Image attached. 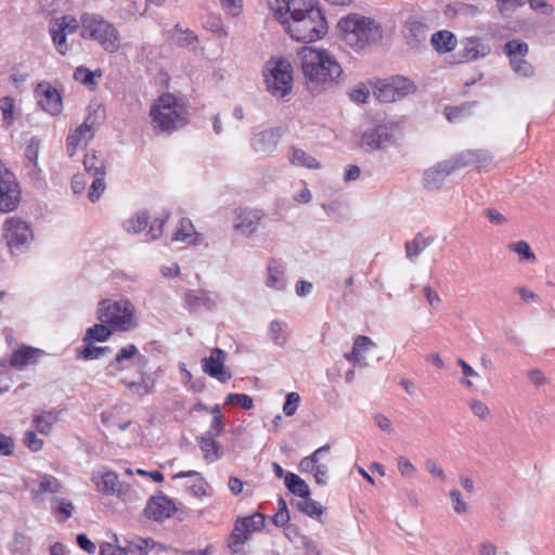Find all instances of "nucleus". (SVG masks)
I'll list each match as a JSON object with an SVG mask.
<instances>
[{
  "label": "nucleus",
  "mask_w": 555,
  "mask_h": 555,
  "mask_svg": "<svg viewBox=\"0 0 555 555\" xmlns=\"http://www.w3.org/2000/svg\"><path fill=\"white\" fill-rule=\"evenodd\" d=\"M275 18L296 41L312 42L327 31V23L313 0H267Z\"/></svg>",
  "instance_id": "1"
},
{
  "label": "nucleus",
  "mask_w": 555,
  "mask_h": 555,
  "mask_svg": "<svg viewBox=\"0 0 555 555\" xmlns=\"http://www.w3.org/2000/svg\"><path fill=\"white\" fill-rule=\"evenodd\" d=\"M300 55L306 85L312 93H320L338 83L343 68L328 51L304 48Z\"/></svg>",
  "instance_id": "2"
},
{
  "label": "nucleus",
  "mask_w": 555,
  "mask_h": 555,
  "mask_svg": "<svg viewBox=\"0 0 555 555\" xmlns=\"http://www.w3.org/2000/svg\"><path fill=\"white\" fill-rule=\"evenodd\" d=\"M153 129L157 132L171 133L186 125L188 109L171 93H164L153 103L150 109Z\"/></svg>",
  "instance_id": "3"
},
{
  "label": "nucleus",
  "mask_w": 555,
  "mask_h": 555,
  "mask_svg": "<svg viewBox=\"0 0 555 555\" xmlns=\"http://www.w3.org/2000/svg\"><path fill=\"white\" fill-rule=\"evenodd\" d=\"M344 41L358 50L376 43L382 39L383 31L379 24L371 17L360 14H349L338 23Z\"/></svg>",
  "instance_id": "4"
},
{
  "label": "nucleus",
  "mask_w": 555,
  "mask_h": 555,
  "mask_svg": "<svg viewBox=\"0 0 555 555\" xmlns=\"http://www.w3.org/2000/svg\"><path fill=\"white\" fill-rule=\"evenodd\" d=\"M134 312V306L128 299L102 300L96 310L100 322L109 325L113 331L120 332H128L138 326Z\"/></svg>",
  "instance_id": "5"
},
{
  "label": "nucleus",
  "mask_w": 555,
  "mask_h": 555,
  "mask_svg": "<svg viewBox=\"0 0 555 555\" xmlns=\"http://www.w3.org/2000/svg\"><path fill=\"white\" fill-rule=\"evenodd\" d=\"M80 36L85 39L98 41L109 53L119 49V33L113 24L101 15L83 13L81 15Z\"/></svg>",
  "instance_id": "6"
},
{
  "label": "nucleus",
  "mask_w": 555,
  "mask_h": 555,
  "mask_svg": "<svg viewBox=\"0 0 555 555\" xmlns=\"http://www.w3.org/2000/svg\"><path fill=\"white\" fill-rule=\"evenodd\" d=\"M267 91L276 99H283L293 89V67L283 57H271L263 67Z\"/></svg>",
  "instance_id": "7"
},
{
  "label": "nucleus",
  "mask_w": 555,
  "mask_h": 555,
  "mask_svg": "<svg viewBox=\"0 0 555 555\" xmlns=\"http://www.w3.org/2000/svg\"><path fill=\"white\" fill-rule=\"evenodd\" d=\"M83 167L88 178H92L88 192V198L95 203L101 194L104 192L105 176H106V164L102 155H99L96 151L91 150L86 153L83 157Z\"/></svg>",
  "instance_id": "8"
},
{
  "label": "nucleus",
  "mask_w": 555,
  "mask_h": 555,
  "mask_svg": "<svg viewBox=\"0 0 555 555\" xmlns=\"http://www.w3.org/2000/svg\"><path fill=\"white\" fill-rule=\"evenodd\" d=\"M415 91L414 82L403 76H393L377 81L375 95L379 102L390 103Z\"/></svg>",
  "instance_id": "9"
},
{
  "label": "nucleus",
  "mask_w": 555,
  "mask_h": 555,
  "mask_svg": "<svg viewBox=\"0 0 555 555\" xmlns=\"http://www.w3.org/2000/svg\"><path fill=\"white\" fill-rule=\"evenodd\" d=\"M4 240L12 251L27 248L34 237L30 225L20 218H9L4 225Z\"/></svg>",
  "instance_id": "10"
},
{
  "label": "nucleus",
  "mask_w": 555,
  "mask_h": 555,
  "mask_svg": "<svg viewBox=\"0 0 555 555\" xmlns=\"http://www.w3.org/2000/svg\"><path fill=\"white\" fill-rule=\"evenodd\" d=\"M503 50L508 56L509 65L516 75L526 78L534 75V67L526 60V56L529 53L528 43L517 39L508 40L504 44Z\"/></svg>",
  "instance_id": "11"
},
{
  "label": "nucleus",
  "mask_w": 555,
  "mask_h": 555,
  "mask_svg": "<svg viewBox=\"0 0 555 555\" xmlns=\"http://www.w3.org/2000/svg\"><path fill=\"white\" fill-rule=\"evenodd\" d=\"M264 527V516L260 513H255L248 517L238 518L231 532L229 540V547L233 552H238L240 547L249 539L254 531H259Z\"/></svg>",
  "instance_id": "12"
},
{
  "label": "nucleus",
  "mask_w": 555,
  "mask_h": 555,
  "mask_svg": "<svg viewBox=\"0 0 555 555\" xmlns=\"http://www.w3.org/2000/svg\"><path fill=\"white\" fill-rule=\"evenodd\" d=\"M228 354L220 348H214L208 357L201 361L202 370L208 376L220 383H227L232 378L229 367L225 366Z\"/></svg>",
  "instance_id": "13"
},
{
  "label": "nucleus",
  "mask_w": 555,
  "mask_h": 555,
  "mask_svg": "<svg viewBox=\"0 0 555 555\" xmlns=\"http://www.w3.org/2000/svg\"><path fill=\"white\" fill-rule=\"evenodd\" d=\"M396 126L383 124L363 133L362 145L367 151L384 149L396 142Z\"/></svg>",
  "instance_id": "14"
},
{
  "label": "nucleus",
  "mask_w": 555,
  "mask_h": 555,
  "mask_svg": "<svg viewBox=\"0 0 555 555\" xmlns=\"http://www.w3.org/2000/svg\"><path fill=\"white\" fill-rule=\"evenodd\" d=\"M457 169L453 157L440 162L424 171L423 186L427 191H437L443 185L446 178Z\"/></svg>",
  "instance_id": "15"
},
{
  "label": "nucleus",
  "mask_w": 555,
  "mask_h": 555,
  "mask_svg": "<svg viewBox=\"0 0 555 555\" xmlns=\"http://www.w3.org/2000/svg\"><path fill=\"white\" fill-rule=\"evenodd\" d=\"M38 104L52 116L59 115L63 109L62 96L49 82H40L35 90Z\"/></svg>",
  "instance_id": "16"
},
{
  "label": "nucleus",
  "mask_w": 555,
  "mask_h": 555,
  "mask_svg": "<svg viewBox=\"0 0 555 555\" xmlns=\"http://www.w3.org/2000/svg\"><path fill=\"white\" fill-rule=\"evenodd\" d=\"M88 117L79 127H77L67 137V154L74 157L78 150L85 149L94 137L93 125L89 124Z\"/></svg>",
  "instance_id": "17"
},
{
  "label": "nucleus",
  "mask_w": 555,
  "mask_h": 555,
  "mask_svg": "<svg viewBox=\"0 0 555 555\" xmlns=\"http://www.w3.org/2000/svg\"><path fill=\"white\" fill-rule=\"evenodd\" d=\"M177 507L169 498L165 495L153 496L146 504L144 514L147 518L155 521H164L171 517Z\"/></svg>",
  "instance_id": "18"
},
{
  "label": "nucleus",
  "mask_w": 555,
  "mask_h": 555,
  "mask_svg": "<svg viewBox=\"0 0 555 555\" xmlns=\"http://www.w3.org/2000/svg\"><path fill=\"white\" fill-rule=\"evenodd\" d=\"M20 190L15 177L0 181V211L14 210L20 203Z\"/></svg>",
  "instance_id": "19"
},
{
  "label": "nucleus",
  "mask_w": 555,
  "mask_h": 555,
  "mask_svg": "<svg viewBox=\"0 0 555 555\" xmlns=\"http://www.w3.org/2000/svg\"><path fill=\"white\" fill-rule=\"evenodd\" d=\"M428 27L416 18H409L404 24L403 36L411 49H420L427 39Z\"/></svg>",
  "instance_id": "20"
},
{
  "label": "nucleus",
  "mask_w": 555,
  "mask_h": 555,
  "mask_svg": "<svg viewBox=\"0 0 555 555\" xmlns=\"http://www.w3.org/2000/svg\"><path fill=\"white\" fill-rule=\"evenodd\" d=\"M282 135L283 129L280 127L263 130L254 135L251 139V146L256 152H272L279 144Z\"/></svg>",
  "instance_id": "21"
},
{
  "label": "nucleus",
  "mask_w": 555,
  "mask_h": 555,
  "mask_svg": "<svg viewBox=\"0 0 555 555\" xmlns=\"http://www.w3.org/2000/svg\"><path fill=\"white\" fill-rule=\"evenodd\" d=\"M455 164L457 165V168H464L467 166L475 165L478 168H483L487 165H489L493 157L492 155L485 150H468L464 151L454 157Z\"/></svg>",
  "instance_id": "22"
},
{
  "label": "nucleus",
  "mask_w": 555,
  "mask_h": 555,
  "mask_svg": "<svg viewBox=\"0 0 555 555\" xmlns=\"http://www.w3.org/2000/svg\"><path fill=\"white\" fill-rule=\"evenodd\" d=\"M40 142L36 138H31L25 149L24 170L26 175L34 181L41 180V169L38 167Z\"/></svg>",
  "instance_id": "23"
},
{
  "label": "nucleus",
  "mask_w": 555,
  "mask_h": 555,
  "mask_svg": "<svg viewBox=\"0 0 555 555\" xmlns=\"http://www.w3.org/2000/svg\"><path fill=\"white\" fill-rule=\"evenodd\" d=\"M42 354L43 351L41 349L23 346L12 353L10 363L14 367L23 369L29 364L36 363L37 359Z\"/></svg>",
  "instance_id": "24"
},
{
  "label": "nucleus",
  "mask_w": 555,
  "mask_h": 555,
  "mask_svg": "<svg viewBox=\"0 0 555 555\" xmlns=\"http://www.w3.org/2000/svg\"><path fill=\"white\" fill-rule=\"evenodd\" d=\"M92 481L98 490L105 494L115 493L117 486H119L118 476L113 470L100 469L93 473Z\"/></svg>",
  "instance_id": "25"
},
{
  "label": "nucleus",
  "mask_w": 555,
  "mask_h": 555,
  "mask_svg": "<svg viewBox=\"0 0 555 555\" xmlns=\"http://www.w3.org/2000/svg\"><path fill=\"white\" fill-rule=\"evenodd\" d=\"M125 542V545L118 546L119 552H122L125 555H147L155 546L154 540L141 537H132L131 539H126Z\"/></svg>",
  "instance_id": "26"
},
{
  "label": "nucleus",
  "mask_w": 555,
  "mask_h": 555,
  "mask_svg": "<svg viewBox=\"0 0 555 555\" xmlns=\"http://www.w3.org/2000/svg\"><path fill=\"white\" fill-rule=\"evenodd\" d=\"M268 278L266 284L268 287L282 291L286 287L284 267L276 259H270L267 266Z\"/></svg>",
  "instance_id": "27"
},
{
  "label": "nucleus",
  "mask_w": 555,
  "mask_h": 555,
  "mask_svg": "<svg viewBox=\"0 0 555 555\" xmlns=\"http://www.w3.org/2000/svg\"><path fill=\"white\" fill-rule=\"evenodd\" d=\"M374 346L375 344L371 338H369L367 336L360 335L354 339L353 349L351 353H346L345 358L353 364L366 366L367 363L365 362L363 352L367 351L371 347Z\"/></svg>",
  "instance_id": "28"
},
{
  "label": "nucleus",
  "mask_w": 555,
  "mask_h": 555,
  "mask_svg": "<svg viewBox=\"0 0 555 555\" xmlns=\"http://www.w3.org/2000/svg\"><path fill=\"white\" fill-rule=\"evenodd\" d=\"M60 411H42L33 417V425L41 435H49L59 421Z\"/></svg>",
  "instance_id": "29"
},
{
  "label": "nucleus",
  "mask_w": 555,
  "mask_h": 555,
  "mask_svg": "<svg viewBox=\"0 0 555 555\" xmlns=\"http://www.w3.org/2000/svg\"><path fill=\"white\" fill-rule=\"evenodd\" d=\"M434 241V236H425L423 233H417L412 241L405 243L406 257L410 260L416 259Z\"/></svg>",
  "instance_id": "30"
},
{
  "label": "nucleus",
  "mask_w": 555,
  "mask_h": 555,
  "mask_svg": "<svg viewBox=\"0 0 555 555\" xmlns=\"http://www.w3.org/2000/svg\"><path fill=\"white\" fill-rule=\"evenodd\" d=\"M199 238L201 234L195 232L192 221L186 218L180 220L178 229L172 236L173 241L189 242L192 244H197Z\"/></svg>",
  "instance_id": "31"
},
{
  "label": "nucleus",
  "mask_w": 555,
  "mask_h": 555,
  "mask_svg": "<svg viewBox=\"0 0 555 555\" xmlns=\"http://www.w3.org/2000/svg\"><path fill=\"white\" fill-rule=\"evenodd\" d=\"M258 220L259 218L251 211L240 210L236 216L234 228L241 233L249 235L257 229Z\"/></svg>",
  "instance_id": "32"
},
{
  "label": "nucleus",
  "mask_w": 555,
  "mask_h": 555,
  "mask_svg": "<svg viewBox=\"0 0 555 555\" xmlns=\"http://www.w3.org/2000/svg\"><path fill=\"white\" fill-rule=\"evenodd\" d=\"M431 43L439 53H446L454 49L456 39L452 33L440 30L431 36Z\"/></svg>",
  "instance_id": "33"
},
{
  "label": "nucleus",
  "mask_w": 555,
  "mask_h": 555,
  "mask_svg": "<svg viewBox=\"0 0 555 555\" xmlns=\"http://www.w3.org/2000/svg\"><path fill=\"white\" fill-rule=\"evenodd\" d=\"M198 443L204 459L209 463L216 462L223 454L221 444L212 438L202 437Z\"/></svg>",
  "instance_id": "34"
},
{
  "label": "nucleus",
  "mask_w": 555,
  "mask_h": 555,
  "mask_svg": "<svg viewBox=\"0 0 555 555\" xmlns=\"http://www.w3.org/2000/svg\"><path fill=\"white\" fill-rule=\"evenodd\" d=\"M63 489L61 481L52 475H42L38 480V488L34 490L36 498L43 493L56 494Z\"/></svg>",
  "instance_id": "35"
},
{
  "label": "nucleus",
  "mask_w": 555,
  "mask_h": 555,
  "mask_svg": "<svg viewBox=\"0 0 555 555\" xmlns=\"http://www.w3.org/2000/svg\"><path fill=\"white\" fill-rule=\"evenodd\" d=\"M490 52V48L485 44L477 43L476 40L469 39L462 51L460 62L475 61L480 56H486Z\"/></svg>",
  "instance_id": "36"
},
{
  "label": "nucleus",
  "mask_w": 555,
  "mask_h": 555,
  "mask_svg": "<svg viewBox=\"0 0 555 555\" xmlns=\"http://www.w3.org/2000/svg\"><path fill=\"white\" fill-rule=\"evenodd\" d=\"M124 384L126 385L130 392L139 397H143L153 391L155 386V379L150 375L143 374L141 376L140 382L124 380Z\"/></svg>",
  "instance_id": "37"
},
{
  "label": "nucleus",
  "mask_w": 555,
  "mask_h": 555,
  "mask_svg": "<svg viewBox=\"0 0 555 555\" xmlns=\"http://www.w3.org/2000/svg\"><path fill=\"white\" fill-rule=\"evenodd\" d=\"M49 33L57 52L62 55H65L68 51V44L66 40L68 34L64 31L62 27L53 20L49 24Z\"/></svg>",
  "instance_id": "38"
},
{
  "label": "nucleus",
  "mask_w": 555,
  "mask_h": 555,
  "mask_svg": "<svg viewBox=\"0 0 555 555\" xmlns=\"http://www.w3.org/2000/svg\"><path fill=\"white\" fill-rule=\"evenodd\" d=\"M285 486L293 494L300 498L310 495V489L306 481L294 473L285 475Z\"/></svg>",
  "instance_id": "39"
},
{
  "label": "nucleus",
  "mask_w": 555,
  "mask_h": 555,
  "mask_svg": "<svg viewBox=\"0 0 555 555\" xmlns=\"http://www.w3.org/2000/svg\"><path fill=\"white\" fill-rule=\"evenodd\" d=\"M113 333V330L107 327V324L102 323L95 324L89 327L83 337V341L87 344H92L94 341H106Z\"/></svg>",
  "instance_id": "40"
},
{
  "label": "nucleus",
  "mask_w": 555,
  "mask_h": 555,
  "mask_svg": "<svg viewBox=\"0 0 555 555\" xmlns=\"http://www.w3.org/2000/svg\"><path fill=\"white\" fill-rule=\"evenodd\" d=\"M184 301L192 310H196L201 307H206L207 309H212L215 307V301L211 298L205 294H196L194 291H188L184 294Z\"/></svg>",
  "instance_id": "41"
},
{
  "label": "nucleus",
  "mask_w": 555,
  "mask_h": 555,
  "mask_svg": "<svg viewBox=\"0 0 555 555\" xmlns=\"http://www.w3.org/2000/svg\"><path fill=\"white\" fill-rule=\"evenodd\" d=\"M291 163L295 166H301L309 169L320 168L319 162L311 155L307 154L300 149H293L291 155Z\"/></svg>",
  "instance_id": "42"
},
{
  "label": "nucleus",
  "mask_w": 555,
  "mask_h": 555,
  "mask_svg": "<svg viewBox=\"0 0 555 555\" xmlns=\"http://www.w3.org/2000/svg\"><path fill=\"white\" fill-rule=\"evenodd\" d=\"M269 337L276 346H284L287 341V324L281 321H272L269 326Z\"/></svg>",
  "instance_id": "43"
},
{
  "label": "nucleus",
  "mask_w": 555,
  "mask_h": 555,
  "mask_svg": "<svg viewBox=\"0 0 555 555\" xmlns=\"http://www.w3.org/2000/svg\"><path fill=\"white\" fill-rule=\"evenodd\" d=\"M301 499L302 500L296 504L297 508L301 513L306 514L311 518L320 517L323 514L324 508L322 507V505L319 502L312 500L310 495L302 496Z\"/></svg>",
  "instance_id": "44"
},
{
  "label": "nucleus",
  "mask_w": 555,
  "mask_h": 555,
  "mask_svg": "<svg viewBox=\"0 0 555 555\" xmlns=\"http://www.w3.org/2000/svg\"><path fill=\"white\" fill-rule=\"evenodd\" d=\"M15 100L12 96H3L0 99V111L3 116V126L10 127L14 121Z\"/></svg>",
  "instance_id": "45"
},
{
  "label": "nucleus",
  "mask_w": 555,
  "mask_h": 555,
  "mask_svg": "<svg viewBox=\"0 0 555 555\" xmlns=\"http://www.w3.org/2000/svg\"><path fill=\"white\" fill-rule=\"evenodd\" d=\"M51 511L54 515L55 514L63 515V518L61 519V521H65L72 517V514L74 511V505L72 502L60 500L57 498H53L51 501Z\"/></svg>",
  "instance_id": "46"
},
{
  "label": "nucleus",
  "mask_w": 555,
  "mask_h": 555,
  "mask_svg": "<svg viewBox=\"0 0 555 555\" xmlns=\"http://www.w3.org/2000/svg\"><path fill=\"white\" fill-rule=\"evenodd\" d=\"M453 511L457 515H464L468 512L469 505L462 498V493L457 488H453L449 492Z\"/></svg>",
  "instance_id": "47"
},
{
  "label": "nucleus",
  "mask_w": 555,
  "mask_h": 555,
  "mask_svg": "<svg viewBox=\"0 0 555 555\" xmlns=\"http://www.w3.org/2000/svg\"><path fill=\"white\" fill-rule=\"evenodd\" d=\"M149 219H150V216L147 215V212L141 211L135 217H133L132 219L128 220L125 223V229L128 232L138 233V232L142 231L143 229H145V227L147 225Z\"/></svg>",
  "instance_id": "48"
},
{
  "label": "nucleus",
  "mask_w": 555,
  "mask_h": 555,
  "mask_svg": "<svg viewBox=\"0 0 555 555\" xmlns=\"http://www.w3.org/2000/svg\"><path fill=\"white\" fill-rule=\"evenodd\" d=\"M111 352L109 347L87 346L78 351V358L83 360H95Z\"/></svg>",
  "instance_id": "49"
},
{
  "label": "nucleus",
  "mask_w": 555,
  "mask_h": 555,
  "mask_svg": "<svg viewBox=\"0 0 555 555\" xmlns=\"http://www.w3.org/2000/svg\"><path fill=\"white\" fill-rule=\"evenodd\" d=\"M139 352L138 348L133 344H129L125 347H122L117 354L115 356V359L111 362V365H117V370H121L122 367L120 364L125 360H129L133 358Z\"/></svg>",
  "instance_id": "50"
},
{
  "label": "nucleus",
  "mask_w": 555,
  "mask_h": 555,
  "mask_svg": "<svg viewBox=\"0 0 555 555\" xmlns=\"http://www.w3.org/2000/svg\"><path fill=\"white\" fill-rule=\"evenodd\" d=\"M469 408L473 414L481 421H487L491 416L489 406L479 399L470 400Z\"/></svg>",
  "instance_id": "51"
},
{
  "label": "nucleus",
  "mask_w": 555,
  "mask_h": 555,
  "mask_svg": "<svg viewBox=\"0 0 555 555\" xmlns=\"http://www.w3.org/2000/svg\"><path fill=\"white\" fill-rule=\"evenodd\" d=\"M53 21L68 35L74 34L79 27L81 28V21L79 22L72 15H64L60 18H53Z\"/></svg>",
  "instance_id": "52"
},
{
  "label": "nucleus",
  "mask_w": 555,
  "mask_h": 555,
  "mask_svg": "<svg viewBox=\"0 0 555 555\" xmlns=\"http://www.w3.org/2000/svg\"><path fill=\"white\" fill-rule=\"evenodd\" d=\"M95 76L101 77L102 73L100 70L91 72L85 67H78L74 73V78L85 86L93 85Z\"/></svg>",
  "instance_id": "53"
},
{
  "label": "nucleus",
  "mask_w": 555,
  "mask_h": 555,
  "mask_svg": "<svg viewBox=\"0 0 555 555\" xmlns=\"http://www.w3.org/2000/svg\"><path fill=\"white\" fill-rule=\"evenodd\" d=\"M227 403H237L244 410H251L254 408V400L246 393H229L225 399Z\"/></svg>",
  "instance_id": "54"
},
{
  "label": "nucleus",
  "mask_w": 555,
  "mask_h": 555,
  "mask_svg": "<svg viewBox=\"0 0 555 555\" xmlns=\"http://www.w3.org/2000/svg\"><path fill=\"white\" fill-rule=\"evenodd\" d=\"M509 248L518 254L522 259L525 260H534L535 256L533 251L531 250L529 244L525 241H519L516 243H512L509 245Z\"/></svg>",
  "instance_id": "55"
},
{
  "label": "nucleus",
  "mask_w": 555,
  "mask_h": 555,
  "mask_svg": "<svg viewBox=\"0 0 555 555\" xmlns=\"http://www.w3.org/2000/svg\"><path fill=\"white\" fill-rule=\"evenodd\" d=\"M299 402H300V396L297 392H289L286 396V401L283 405L284 414L286 416H293L299 406Z\"/></svg>",
  "instance_id": "56"
},
{
  "label": "nucleus",
  "mask_w": 555,
  "mask_h": 555,
  "mask_svg": "<svg viewBox=\"0 0 555 555\" xmlns=\"http://www.w3.org/2000/svg\"><path fill=\"white\" fill-rule=\"evenodd\" d=\"M397 467L401 476L403 477H413L416 473L415 466L412 464V462L401 455L397 459Z\"/></svg>",
  "instance_id": "57"
},
{
  "label": "nucleus",
  "mask_w": 555,
  "mask_h": 555,
  "mask_svg": "<svg viewBox=\"0 0 555 555\" xmlns=\"http://www.w3.org/2000/svg\"><path fill=\"white\" fill-rule=\"evenodd\" d=\"M425 469L436 479L444 481L447 476L443 469L438 465L437 461L434 459H426L424 461Z\"/></svg>",
  "instance_id": "58"
},
{
  "label": "nucleus",
  "mask_w": 555,
  "mask_h": 555,
  "mask_svg": "<svg viewBox=\"0 0 555 555\" xmlns=\"http://www.w3.org/2000/svg\"><path fill=\"white\" fill-rule=\"evenodd\" d=\"M24 444L31 450L33 452H37L42 449L43 441L39 439L35 431L28 430L24 434Z\"/></svg>",
  "instance_id": "59"
},
{
  "label": "nucleus",
  "mask_w": 555,
  "mask_h": 555,
  "mask_svg": "<svg viewBox=\"0 0 555 555\" xmlns=\"http://www.w3.org/2000/svg\"><path fill=\"white\" fill-rule=\"evenodd\" d=\"M168 217H169L168 214H166L165 216H163L160 218H156L154 220V222L152 223V225L150 227V230L147 232L151 240H156L162 235L163 227L166 223Z\"/></svg>",
  "instance_id": "60"
},
{
  "label": "nucleus",
  "mask_w": 555,
  "mask_h": 555,
  "mask_svg": "<svg viewBox=\"0 0 555 555\" xmlns=\"http://www.w3.org/2000/svg\"><path fill=\"white\" fill-rule=\"evenodd\" d=\"M370 95L369 89L365 85L360 83L350 92V98L358 103H365Z\"/></svg>",
  "instance_id": "61"
},
{
  "label": "nucleus",
  "mask_w": 555,
  "mask_h": 555,
  "mask_svg": "<svg viewBox=\"0 0 555 555\" xmlns=\"http://www.w3.org/2000/svg\"><path fill=\"white\" fill-rule=\"evenodd\" d=\"M14 452V441L11 437L0 433V455L8 456Z\"/></svg>",
  "instance_id": "62"
},
{
  "label": "nucleus",
  "mask_w": 555,
  "mask_h": 555,
  "mask_svg": "<svg viewBox=\"0 0 555 555\" xmlns=\"http://www.w3.org/2000/svg\"><path fill=\"white\" fill-rule=\"evenodd\" d=\"M89 180L92 181V178H88L87 173L85 175H76L72 181V189L75 194H80L86 190L87 183Z\"/></svg>",
  "instance_id": "63"
},
{
  "label": "nucleus",
  "mask_w": 555,
  "mask_h": 555,
  "mask_svg": "<svg viewBox=\"0 0 555 555\" xmlns=\"http://www.w3.org/2000/svg\"><path fill=\"white\" fill-rule=\"evenodd\" d=\"M222 8L232 16H236L241 13L242 1L241 0H220Z\"/></svg>",
  "instance_id": "64"
}]
</instances>
